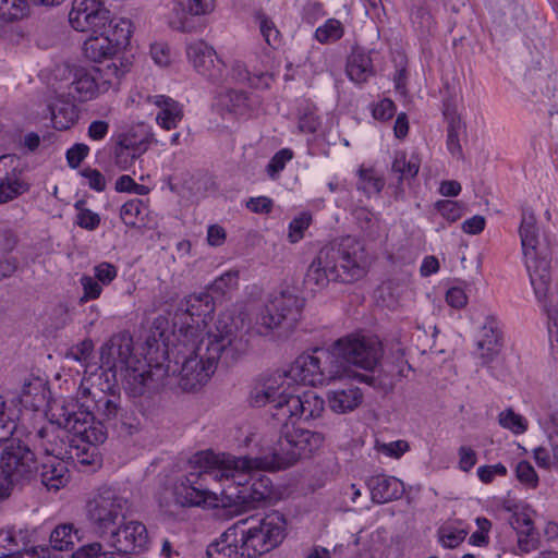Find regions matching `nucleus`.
I'll use <instances>...</instances> for the list:
<instances>
[{
	"label": "nucleus",
	"instance_id": "72a5a7b5",
	"mask_svg": "<svg viewBox=\"0 0 558 558\" xmlns=\"http://www.w3.org/2000/svg\"><path fill=\"white\" fill-rule=\"evenodd\" d=\"M64 458H50L43 463L40 480L48 489L58 490L68 482V468Z\"/></svg>",
	"mask_w": 558,
	"mask_h": 558
},
{
	"label": "nucleus",
	"instance_id": "a19ab883",
	"mask_svg": "<svg viewBox=\"0 0 558 558\" xmlns=\"http://www.w3.org/2000/svg\"><path fill=\"white\" fill-rule=\"evenodd\" d=\"M80 539L78 531L72 523L58 525L50 534V546L54 550H70Z\"/></svg>",
	"mask_w": 558,
	"mask_h": 558
},
{
	"label": "nucleus",
	"instance_id": "4be33fe9",
	"mask_svg": "<svg viewBox=\"0 0 558 558\" xmlns=\"http://www.w3.org/2000/svg\"><path fill=\"white\" fill-rule=\"evenodd\" d=\"M502 348V335L497 320L489 316L481 327L475 355L483 365L493 362Z\"/></svg>",
	"mask_w": 558,
	"mask_h": 558
},
{
	"label": "nucleus",
	"instance_id": "aec40b11",
	"mask_svg": "<svg viewBox=\"0 0 558 558\" xmlns=\"http://www.w3.org/2000/svg\"><path fill=\"white\" fill-rule=\"evenodd\" d=\"M186 54L194 69L211 82H220L225 64L216 56L213 47L203 40L193 41L186 47Z\"/></svg>",
	"mask_w": 558,
	"mask_h": 558
},
{
	"label": "nucleus",
	"instance_id": "7ed1b4c3",
	"mask_svg": "<svg viewBox=\"0 0 558 558\" xmlns=\"http://www.w3.org/2000/svg\"><path fill=\"white\" fill-rule=\"evenodd\" d=\"M369 266V256L363 243L347 236L319 250L308 266L305 284L322 290L329 282L351 283L362 279Z\"/></svg>",
	"mask_w": 558,
	"mask_h": 558
},
{
	"label": "nucleus",
	"instance_id": "e433bc0d",
	"mask_svg": "<svg viewBox=\"0 0 558 558\" xmlns=\"http://www.w3.org/2000/svg\"><path fill=\"white\" fill-rule=\"evenodd\" d=\"M447 121V147L450 154L458 159L463 158L462 147L460 144V137L465 133V124L461 118L452 110H446L444 112Z\"/></svg>",
	"mask_w": 558,
	"mask_h": 558
},
{
	"label": "nucleus",
	"instance_id": "603ef678",
	"mask_svg": "<svg viewBox=\"0 0 558 558\" xmlns=\"http://www.w3.org/2000/svg\"><path fill=\"white\" fill-rule=\"evenodd\" d=\"M84 201H77L74 205L78 210L76 215V223L83 229L95 230L100 223V217L98 214L84 208Z\"/></svg>",
	"mask_w": 558,
	"mask_h": 558
},
{
	"label": "nucleus",
	"instance_id": "0eeeda50",
	"mask_svg": "<svg viewBox=\"0 0 558 558\" xmlns=\"http://www.w3.org/2000/svg\"><path fill=\"white\" fill-rule=\"evenodd\" d=\"M335 357L347 367L343 377H351L349 365L373 371L383 356L381 342L373 336H351L339 339L331 347Z\"/></svg>",
	"mask_w": 558,
	"mask_h": 558
},
{
	"label": "nucleus",
	"instance_id": "f704fd0d",
	"mask_svg": "<svg viewBox=\"0 0 558 558\" xmlns=\"http://www.w3.org/2000/svg\"><path fill=\"white\" fill-rule=\"evenodd\" d=\"M421 167V160L417 156H407L403 151L395 154L390 173L396 177L398 189H401L403 181H409L415 178Z\"/></svg>",
	"mask_w": 558,
	"mask_h": 558
},
{
	"label": "nucleus",
	"instance_id": "052dcab7",
	"mask_svg": "<svg viewBox=\"0 0 558 558\" xmlns=\"http://www.w3.org/2000/svg\"><path fill=\"white\" fill-rule=\"evenodd\" d=\"M435 207L440 215L449 222H454L461 218L463 207L459 203L450 199L438 201Z\"/></svg>",
	"mask_w": 558,
	"mask_h": 558
},
{
	"label": "nucleus",
	"instance_id": "2eb2a0df",
	"mask_svg": "<svg viewBox=\"0 0 558 558\" xmlns=\"http://www.w3.org/2000/svg\"><path fill=\"white\" fill-rule=\"evenodd\" d=\"M166 375V369L160 364L150 365L140 359V363L130 365L119 376L124 389L131 397H141L150 393L160 386Z\"/></svg>",
	"mask_w": 558,
	"mask_h": 558
},
{
	"label": "nucleus",
	"instance_id": "1a4fd4ad",
	"mask_svg": "<svg viewBox=\"0 0 558 558\" xmlns=\"http://www.w3.org/2000/svg\"><path fill=\"white\" fill-rule=\"evenodd\" d=\"M304 300L292 290H281L270 295L255 319V329L259 335H267L281 324L293 326L300 316Z\"/></svg>",
	"mask_w": 558,
	"mask_h": 558
},
{
	"label": "nucleus",
	"instance_id": "bb28decb",
	"mask_svg": "<svg viewBox=\"0 0 558 558\" xmlns=\"http://www.w3.org/2000/svg\"><path fill=\"white\" fill-rule=\"evenodd\" d=\"M148 100L159 108L156 116L157 124L167 130H173L183 119L182 106L174 99L165 95L148 97Z\"/></svg>",
	"mask_w": 558,
	"mask_h": 558
},
{
	"label": "nucleus",
	"instance_id": "ddd939ff",
	"mask_svg": "<svg viewBox=\"0 0 558 558\" xmlns=\"http://www.w3.org/2000/svg\"><path fill=\"white\" fill-rule=\"evenodd\" d=\"M220 318L216 324V332L202 337L205 345L208 347L209 355L215 350L214 363L217 366L219 360L227 366L235 362L246 350V342L238 337L232 325Z\"/></svg>",
	"mask_w": 558,
	"mask_h": 558
},
{
	"label": "nucleus",
	"instance_id": "dca6fc26",
	"mask_svg": "<svg viewBox=\"0 0 558 558\" xmlns=\"http://www.w3.org/2000/svg\"><path fill=\"white\" fill-rule=\"evenodd\" d=\"M110 22V11L101 0H73L69 23L76 32L97 33Z\"/></svg>",
	"mask_w": 558,
	"mask_h": 558
},
{
	"label": "nucleus",
	"instance_id": "69168bd1",
	"mask_svg": "<svg viewBox=\"0 0 558 558\" xmlns=\"http://www.w3.org/2000/svg\"><path fill=\"white\" fill-rule=\"evenodd\" d=\"M507 474V468L502 463L494 465H482L477 469L478 478L484 484H489L494 481L495 476H505Z\"/></svg>",
	"mask_w": 558,
	"mask_h": 558
},
{
	"label": "nucleus",
	"instance_id": "39448f33",
	"mask_svg": "<svg viewBox=\"0 0 558 558\" xmlns=\"http://www.w3.org/2000/svg\"><path fill=\"white\" fill-rule=\"evenodd\" d=\"M282 374V389H290L293 383L315 386L343 378L347 367L335 357L331 349H315L313 353L299 355L288 369L272 375Z\"/></svg>",
	"mask_w": 558,
	"mask_h": 558
},
{
	"label": "nucleus",
	"instance_id": "4c0bfd02",
	"mask_svg": "<svg viewBox=\"0 0 558 558\" xmlns=\"http://www.w3.org/2000/svg\"><path fill=\"white\" fill-rule=\"evenodd\" d=\"M347 74L355 83H364L374 74L371 57L362 51H354L348 59Z\"/></svg>",
	"mask_w": 558,
	"mask_h": 558
},
{
	"label": "nucleus",
	"instance_id": "ea45409f",
	"mask_svg": "<svg viewBox=\"0 0 558 558\" xmlns=\"http://www.w3.org/2000/svg\"><path fill=\"white\" fill-rule=\"evenodd\" d=\"M99 32L108 36L111 44L118 50L129 44L131 37V22L126 19H114L110 15V22Z\"/></svg>",
	"mask_w": 558,
	"mask_h": 558
},
{
	"label": "nucleus",
	"instance_id": "20e7f679",
	"mask_svg": "<svg viewBox=\"0 0 558 558\" xmlns=\"http://www.w3.org/2000/svg\"><path fill=\"white\" fill-rule=\"evenodd\" d=\"M282 375H270L252 391L251 399L255 407L270 405L271 416L278 422L290 418L315 420L325 411V400L313 390L301 395L282 389Z\"/></svg>",
	"mask_w": 558,
	"mask_h": 558
},
{
	"label": "nucleus",
	"instance_id": "6ab92c4d",
	"mask_svg": "<svg viewBox=\"0 0 558 558\" xmlns=\"http://www.w3.org/2000/svg\"><path fill=\"white\" fill-rule=\"evenodd\" d=\"M548 418L545 423L549 448L539 446L534 449V458L538 466L550 469L558 465V391L547 402Z\"/></svg>",
	"mask_w": 558,
	"mask_h": 558
},
{
	"label": "nucleus",
	"instance_id": "49530a36",
	"mask_svg": "<svg viewBox=\"0 0 558 558\" xmlns=\"http://www.w3.org/2000/svg\"><path fill=\"white\" fill-rule=\"evenodd\" d=\"M239 284V271L228 270L218 277L209 287V293L214 296H225L235 290Z\"/></svg>",
	"mask_w": 558,
	"mask_h": 558
},
{
	"label": "nucleus",
	"instance_id": "e2e57ef3",
	"mask_svg": "<svg viewBox=\"0 0 558 558\" xmlns=\"http://www.w3.org/2000/svg\"><path fill=\"white\" fill-rule=\"evenodd\" d=\"M143 202L141 199H131L124 203L120 209V217L126 226H135L137 216L142 211Z\"/></svg>",
	"mask_w": 558,
	"mask_h": 558
},
{
	"label": "nucleus",
	"instance_id": "8fccbe9b",
	"mask_svg": "<svg viewBox=\"0 0 558 558\" xmlns=\"http://www.w3.org/2000/svg\"><path fill=\"white\" fill-rule=\"evenodd\" d=\"M464 529L456 527L451 524H444L438 530V537L440 543L448 548H456L459 546L466 536Z\"/></svg>",
	"mask_w": 558,
	"mask_h": 558
},
{
	"label": "nucleus",
	"instance_id": "f257e3e1",
	"mask_svg": "<svg viewBox=\"0 0 558 558\" xmlns=\"http://www.w3.org/2000/svg\"><path fill=\"white\" fill-rule=\"evenodd\" d=\"M325 441L322 433L283 425L268 454L235 457L229 453L202 451L191 461L194 466L174 485V498L182 507L214 509L222 507V494L210 490L211 483H229L222 492H238L257 475L254 471L287 469L301 459L312 457Z\"/></svg>",
	"mask_w": 558,
	"mask_h": 558
},
{
	"label": "nucleus",
	"instance_id": "6e6d98bb",
	"mask_svg": "<svg viewBox=\"0 0 558 558\" xmlns=\"http://www.w3.org/2000/svg\"><path fill=\"white\" fill-rule=\"evenodd\" d=\"M94 344L92 340H84L76 345H73L68 352L65 357L78 362L82 366H86L93 353Z\"/></svg>",
	"mask_w": 558,
	"mask_h": 558
},
{
	"label": "nucleus",
	"instance_id": "c85d7f7f",
	"mask_svg": "<svg viewBox=\"0 0 558 558\" xmlns=\"http://www.w3.org/2000/svg\"><path fill=\"white\" fill-rule=\"evenodd\" d=\"M129 70L130 64L128 62H123L118 57L110 59L102 65L92 69L95 76H97L101 93L107 92L111 87H117L120 84L122 76L129 72Z\"/></svg>",
	"mask_w": 558,
	"mask_h": 558
},
{
	"label": "nucleus",
	"instance_id": "9b49d317",
	"mask_svg": "<svg viewBox=\"0 0 558 558\" xmlns=\"http://www.w3.org/2000/svg\"><path fill=\"white\" fill-rule=\"evenodd\" d=\"M100 363L101 373L92 376H101L112 381H117L118 375L130 365L140 363L133 352L132 336L129 332L113 335L100 349Z\"/></svg>",
	"mask_w": 558,
	"mask_h": 558
},
{
	"label": "nucleus",
	"instance_id": "a211bd4d",
	"mask_svg": "<svg viewBox=\"0 0 558 558\" xmlns=\"http://www.w3.org/2000/svg\"><path fill=\"white\" fill-rule=\"evenodd\" d=\"M111 546L132 556L148 548L149 537L146 526L140 521L121 522L112 532Z\"/></svg>",
	"mask_w": 558,
	"mask_h": 558
},
{
	"label": "nucleus",
	"instance_id": "4d7b16f0",
	"mask_svg": "<svg viewBox=\"0 0 558 558\" xmlns=\"http://www.w3.org/2000/svg\"><path fill=\"white\" fill-rule=\"evenodd\" d=\"M515 476L518 481L530 488L538 485V476L532 464L527 461H520L515 468Z\"/></svg>",
	"mask_w": 558,
	"mask_h": 558
},
{
	"label": "nucleus",
	"instance_id": "58836bf2",
	"mask_svg": "<svg viewBox=\"0 0 558 558\" xmlns=\"http://www.w3.org/2000/svg\"><path fill=\"white\" fill-rule=\"evenodd\" d=\"M145 150L146 146L143 144L135 145L132 138L124 137L114 149V163L120 169L126 170Z\"/></svg>",
	"mask_w": 558,
	"mask_h": 558
},
{
	"label": "nucleus",
	"instance_id": "5fc2aeb1",
	"mask_svg": "<svg viewBox=\"0 0 558 558\" xmlns=\"http://www.w3.org/2000/svg\"><path fill=\"white\" fill-rule=\"evenodd\" d=\"M293 157V151L290 148H282L277 151L269 163L266 171L271 179L278 178L279 173L284 169L286 163Z\"/></svg>",
	"mask_w": 558,
	"mask_h": 558
},
{
	"label": "nucleus",
	"instance_id": "3c124183",
	"mask_svg": "<svg viewBox=\"0 0 558 558\" xmlns=\"http://www.w3.org/2000/svg\"><path fill=\"white\" fill-rule=\"evenodd\" d=\"M498 422L504 428H508L514 434H521L526 430L524 418L514 413L512 409H507L499 413Z\"/></svg>",
	"mask_w": 558,
	"mask_h": 558
},
{
	"label": "nucleus",
	"instance_id": "0e129e2a",
	"mask_svg": "<svg viewBox=\"0 0 558 558\" xmlns=\"http://www.w3.org/2000/svg\"><path fill=\"white\" fill-rule=\"evenodd\" d=\"M118 275V269L113 264L102 262L94 267V278L100 284L111 283Z\"/></svg>",
	"mask_w": 558,
	"mask_h": 558
},
{
	"label": "nucleus",
	"instance_id": "f8f14e48",
	"mask_svg": "<svg viewBox=\"0 0 558 558\" xmlns=\"http://www.w3.org/2000/svg\"><path fill=\"white\" fill-rule=\"evenodd\" d=\"M0 469L13 482L31 478L37 471L35 453L28 444L16 437L1 445Z\"/></svg>",
	"mask_w": 558,
	"mask_h": 558
},
{
	"label": "nucleus",
	"instance_id": "393cba45",
	"mask_svg": "<svg viewBox=\"0 0 558 558\" xmlns=\"http://www.w3.org/2000/svg\"><path fill=\"white\" fill-rule=\"evenodd\" d=\"M29 542L28 530H0V558H35L34 554L26 549Z\"/></svg>",
	"mask_w": 558,
	"mask_h": 558
},
{
	"label": "nucleus",
	"instance_id": "7c9ffc66",
	"mask_svg": "<svg viewBox=\"0 0 558 558\" xmlns=\"http://www.w3.org/2000/svg\"><path fill=\"white\" fill-rule=\"evenodd\" d=\"M64 0H0V17L7 22L23 19L31 5L56 7Z\"/></svg>",
	"mask_w": 558,
	"mask_h": 558
},
{
	"label": "nucleus",
	"instance_id": "a878e982",
	"mask_svg": "<svg viewBox=\"0 0 558 558\" xmlns=\"http://www.w3.org/2000/svg\"><path fill=\"white\" fill-rule=\"evenodd\" d=\"M73 437L69 439V451L66 458L73 460L82 466L96 469L101 463V458L97 446L101 442H90L78 433H72Z\"/></svg>",
	"mask_w": 558,
	"mask_h": 558
},
{
	"label": "nucleus",
	"instance_id": "c9c22d12",
	"mask_svg": "<svg viewBox=\"0 0 558 558\" xmlns=\"http://www.w3.org/2000/svg\"><path fill=\"white\" fill-rule=\"evenodd\" d=\"M374 502L385 504L397 499L401 494V483L396 477L377 476L371 483Z\"/></svg>",
	"mask_w": 558,
	"mask_h": 558
},
{
	"label": "nucleus",
	"instance_id": "f3484780",
	"mask_svg": "<svg viewBox=\"0 0 558 558\" xmlns=\"http://www.w3.org/2000/svg\"><path fill=\"white\" fill-rule=\"evenodd\" d=\"M272 484L269 477L256 475L251 483L238 492H222V507L242 506L246 509L256 508L260 502L271 498Z\"/></svg>",
	"mask_w": 558,
	"mask_h": 558
},
{
	"label": "nucleus",
	"instance_id": "13d9d810",
	"mask_svg": "<svg viewBox=\"0 0 558 558\" xmlns=\"http://www.w3.org/2000/svg\"><path fill=\"white\" fill-rule=\"evenodd\" d=\"M311 220L312 218L308 214L302 213L290 222L288 234L290 242L295 243L303 238L304 231L311 225Z\"/></svg>",
	"mask_w": 558,
	"mask_h": 558
},
{
	"label": "nucleus",
	"instance_id": "c756f323",
	"mask_svg": "<svg viewBox=\"0 0 558 558\" xmlns=\"http://www.w3.org/2000/svg\"><path fill=\"white\" fill-rule=\"evenodd\" d=\"M101 92L97 76L94 72L84 69L75 72L74 80L69 86V95L78 101H87L93 99Z\"/></svg>",
	"mask_w": 558,
	"mask_h": 558
},
{
	"label": "nucleus",
	"instance_id": "bf43d9fd",
	"mask_svg": "<svg viewBox=\"0 0 558 558\" xmlns=\"http://www.w3.org/2000/svg\"><path fill=\"white\" fill-rule=\"evenodd\" d=\"M417 335H416V340H417V349L421 350V352H426L427 349H430L433 348L434 343H435V337L438 332L437 330V327L436 325L434 324H429L427 326V329L425 328V326H421L420 324H417Z\"/></svg>",
	"mask_w": 558,
	"mask_h": 558
},
{
	"label": "nucleus",
	"instance_id": "09e8293b",
	"mask_svg": "<svg viewBox=\"0 0 558 558\" xmlns=\"http://www.w3.org/2000/svg\"><path fill=\"white\" fill-rule=\"evenodd\" d=\"M359 177V187L367 195L378 194L385 186V180L381 177L376 175L373 169H360Z\"/></svg>",
	"mask_w": 558,
	"mask_h": 558
},
{
	"label": "nucleus",
	"instance_id": "864d4df0",
	"mask_svg": "<svg viewBox=\"0 0 558 558\" xmlns=\"http://www.w3.org/2000/svg\"><path fill=\"white\" fill-rule=\"evenodd\" d=\"M511 527L517 534L531 536L534 534V524L531 515L526 511H515L509 519Z\"/></svg>",
	"mask_w": 558,
	"mask_h": 558
},
{
	"label": "nucleus",
	"instance_id": "37998d69",
	"mask_svg": "<svg viewBox=\"0 0 558 558\" xmlns=\"http://www.w3.org/2000/svg\"><path fill=\"white\" fill-rule=\"evenodd\" d=\"M71 558H133L125 553L120 550H104V546L100 543H90L80 547L73 551Z\"/></svg>",
	"mask_w": 558,
	"mask_h": 558
},
{
	"label": "nucleus",
	"instance_id": "a18cd8bd",
	"mask_svg": "<svg viewBox=\"0 0 558 558\" xmlns=\"http://www.w3.org/2000/svg\"><path fill=\"white\" fill-rule=\"evenodd\" d=\"M217 106L229 113H242L247 107V97L243 92L230 89L220 94Z\"/></svg>",
	"mask_w": 558,
	"mask_h": 558
},
{
	"label": "nucleus",
	"instance_id": "cd10ccee",
	"mask_svg": "<svg viewBox=\"0 0 558 558\" xmlns=\"http://www.w3.org/2000/svg\"><path fill=\"white\" fill-rule=\"evenodd\" d=\"M329 408L332 412L344 414L354 411L363 402V393L356 386L330 390L327 396Z\"/></svg>",
	"mask_w": 558,
	"mask_h": 558
},
{
	"label": "nucleus",
	"instance_id": "de8ad7c7",
	"mask_svg": "<svg viewBox=\"0 0 558 558\" xmlns=\"http://www.w3.org/2000/svg\"><path fill=\"white\" fill-rule=\"evenodd\" d=\"M342 24L336 19H329L315 32V38L322 44L337 41L342 37Z\"/></svg>",
	"mask_w": 558,
	"mask_h": 558
},
{
	"label": "nucleus",
	"instance_id": "423d86ee",
	"mask_svg": "<svg viewBox=\"0 0 558 558\" xmlns=\"http://www.w3.org/2000/svg\"><path fill=\"white\" fill-rule=\"evenodd\" d=\"M241 529L246 558H256L278 547L286 537L287 522L278 511L260 519L247 518Z\"/></svg>",
	"mask_w": 558,
	"mask_h": 558
},
{
	"label": "nucleus",
	"instance_id": "79ce46f5",
	"mask_svg": "<svg viewBox=\"0 0 558 558\" xmlns=\"http://www.w3.org/2000/svg\"><path fill=\"white\" fill-rule=\"evenodd\" d=\"M231 76L239 83H247L255 88H266L269 86L272 75L269 73H259L251 75L244 63L241 61L233 62L231 66Z\"/></svg>",
	"mask_w": 558,
	"mask_h": 558
},
{
	"label": "nucleus",
	"instance_id": "6e6552de",
	"mask_svg": "<svg viewBox=\"0 0 558 558\" xmlns=\"http://www.w3.org/2000/svg\"><path fill=\"white\" fill-rule=\"evenodd\" d=\"M186 348L187 356L184 357L179 385L184 391H195L208 383L216 372L214 354L209 355L208 347L202 340L189 338L181 340Z\"/></svg>",
	"mask_w": 558,
	"mask_h": 558
},
{
	"label": "nucleus",
	"instance_id": "412c9836",
	"mask_svg": "<svg viewBox=\"0 0 558 558\" xmlns=\"http://www.w3.org/2000/svg\"><path fill=\"white\" fill-rule=\"evenodd\" d=\"M247 523L248 519H242L229 526L207 546V556L209 558H246L241 529Z\"/></svg>",
	"mask_w": 558,
	"mask_h": 558
},
{
	"label": "nucleus",
	"instance_id": "5701e85b",
	"mask_svg": "<svg viewBox=\"0 0 558 558\" xmlns=\"http://www.w3.org/2000/svg\"><path fill=\"white\" fill-rule=\"evenodd\" d=\"M214 9L215 0H175L170 26L180 32H191L193 24L190 17L207 15Z\"/></svg>",
	"mask_w": 558,
	"mask_h": 558
},
{
	"label": "nucleus",
	"instance_id": "774afa93",
	"mask_svg": "<svg viewBox=\"0 0 558 558\" xmlns=\"http://www.w3.org/2000/svg\"><path fill=\"white\" fill-rule=\"evenodd\" d=\"M396 112V106L390 99H383L373 109V117L376 120L386 121L393 117Z\"/></svg>",
	"mask_w": 558,
	"mask_h": 558
},
{
	"label": "nucleus",
	"instance_id": "473e14b6",
	"mask_svg": "<svg viewBox=\"0 0 558 558\" xmlns=\"http://www.w3.org/2000/svg\"><path fill=\"white\" fill-rule=\"evenodd\" d=\"M83 45L84 56L93 62L101 63L116 57L117 49L111 44L108 36L101 32L95 33Z\"/></svg>",
	"mask_w": 558,
	"mask_h": 558
},
{
	"label": "nucleus",
	"instance_id": "338daca9",
	"mask_svg": "<svg viewBox=\"0 0 558 558\" xmlns=\"http://www.w3.org/2000/svg\"><path fill=\"white\" fill-rule=\"evenodd\" d=\"M81 174L87 180V184L90 189L97 192H101L106 189V179L99 170L86 168L81 171Z\"/></svg>",
	"mask_w": 558,
	"mask_h": 558
},
{
	"label": "nucleus",
	"instance_id": "4468645a",
	"mask_svg": "<svg viewBox=\"0 0 558 558\" xmlns=\"http://www.w3.org/2000/svg\"><path fill=\"white\" fill-rule=\"evenodd\" d=\"M214 298L215 296H213L208 291H202L190 294L180 302L175 317L181 319L183 316H187L192 323H195V325H192L189 322L182 323L180 332L183 335L184 339H199L203 337L199 327L201 324L205 325L206 318L215 310Z\"/></svg>",
	"mask_w": 558,
	"mask_h": 558
},
{
	"label": "nucleus",
	"instance_id": "c03bdc74",
	"mask_svg": "<svg viewBox=\"0 0 558 558\" xmlns=\"http://www.w3.org/2000/svg\"><path fill=\"white\" fill-rule=\"evenodd\" d=\"M255 20L259 26L262 36L264 37L267 45L272 48H278L281 45L282 36L277 28L274 21L264 12L258 11L255 14Z\"/></svg>",
	"mask_w": 558,
	"mask_h": 558
},
{
	"label": "nucleus",
	"instance_id": "b1692460",
	"mask_svg": "<svg viewBox=\"0 0 558 558\" xmlns=\"http://www.w3.org/2000/svg\"><path fill=\"white\" fill-rule=\"evenodd\" d=\"M61 413L58 416V426L52 423L41 427L36 437L39 440V446L46 454L51 458H66L69 451V444L66 445L65 438L69 440L68 429L61 424ZM69 433H71L69 430Z\"/></svg>",
	"mask_w": 558,
	"mask_h": 558
},
{
	"label": "nucleus",
	"instance_id": "f03ea898",
	"mask_svg": "<svg viewBox=\"0 0 558 558\" xmlns=\"http://www.w3.org/2000/svg\"><path fill=\"white\" fill-rule=\"evenodd\" d=\"M101 376L84 377L76 396L61 408V424L72 433H78L90 442H105V421L118 417L121 412L120 396L114 384Z\"/></svg>",
	"mask_w": 558,
	"mask_h": 558
},
{
	"label": "nucleus",
	"instance_id": "2f4dec72",
	"mask_svg": "<svg viewBox=\"0 0 558 558\" xmlns=\"http://www.w3.org/2000/svg\"><path fill=\"white\" fill-rule=\"evenodd\" d=\"M48 109L56 130H69L77 121L78 113L76 107L70 100L57 97L48 105Z\"/></svg>",
	"mask_w": 558,
	"mask_h": 558
},
{
	"label": "nucleus",
	"instance_id": "680f3d73",
	"mask_svg": "<svg viewBox=\"0 0 558 558\" xmlns=\"http://www.w3.org/2000/svg\"><path fill=\"white\" fill-rule=\"evenodd\" d=\"M80 282L83 289V295L80 298V303L96 300L100 296L102 287L94 277L83 276Z\"/></svg>",
	"mask_w": 558,
	"mask_h": 558
},
{
	"label": "nucleus",
	"instance_id": "9d476101",
	"mask_svg": "<svg viewBox=\"0 0 558 558\" xmlns=\"http://www.w3.org/2000/svg\"><path fill=\"white\" fill-rule=\"evenodd\" d=\"M130 509V502L112 488H101L86 506L87 518L99 533H111Z\"/></svg>",
	"mask_w": 558,
	"mask_h": 558
}]
</instances>
